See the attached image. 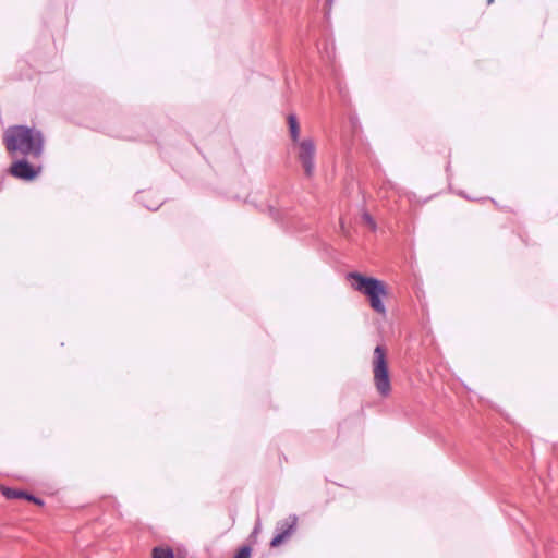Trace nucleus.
<instances>
[{
  "label": "nucleus",
  "mask_w": 558,
  "mask_h": 558,
  "mask_svg": "<svg viewBox=\"0 0 558 558\" xmlns=\"http://www.w3.org/2000/svg\"><path fill=\"white\" fill-rule=\"evenodd\" d=\"M3 142L10 154L39 157L44 149V137L40 131L24 125H13L5 130Z\"/></svg>",
  "instance_id": "1"
},
{
  "label": "nucleus",
  "mask_w": 558,
  "mask_h": 558,
  "mask_svg": "<svg viewBox=\"0 0 558 558\" xmlns=\"http://www.w3.org/2000/svg\"><path fill=\"white\" fill-rule=\"evenodd\" d=\"M348 279L352 281V288L368 298L371 307L378 314L385 315L386 307L381 298L387 296V286L375 278L365 277L359 272H349Z\"/></svg>",
  "instance_id": "2"
},
{
  "label": "nucleus",
  "mask_w": 558,
  "mask_h": 558,
  "mask_svg": "<svg viewBox=\"0 0 558 558\" xmlns=\"http://www.w3.org/2000/svg\"><path fill=\"white\" fill-rule=\"evenodd\" d=\"M373 381L377 392L381 397H388L391 392V381L388 367L387 349L377 345L372 359Z\"/></svg>",
  "instance_id": "3"
},
{
  "label": "nucleus",
  "mask_w": 558,
  "mask_h": 558,
  "mask_svg": "<svg viewBox=\"0 0 558 558\" xmlns=\"http://www.w3.org/2000/svg\"><path fill=\"white\" fill-rule=\"evenodd\" d=\"M316 153L315 143L311 138H304L296 143V157L301 162L305 175L312 177L315 170L314 157Z\"/></svg>",
  "instance_id": "4"
},
{
  "label": "nucleus",
  "mask_w": 558,
  "mask_h": 558,
  "mask_svg": "<svg viewBox=\"0 0 558 558\" xmlns=\"http://www.w3.org/2000/svg\"><path fill=\"white\" fill-rule=\"evenodd\" d=\"M298 523V517L292 514L287 519L279 521L276 527V535L270 542L271 547L280 546L284 541H287L295 531Z\"/></svg>",
  "instance_id": "5"
},
{
  "label": "nucleus",
  "mask_w": 558,
  "mask_h": 558,
  "mask_svg": "<svg viewBox=\"0 0 558 558\" xmlns=\"http://www.w3.org/2000/svg\"><path fill=\"white\" fill-rule=\"evenodd\" d=\"M10 173L17 179L31 181L39 173L38 169H35L26 160H19L11 165Z\"/></svg>",
  "instance_id": "6"
},
{
  "label": "nucleus",
  "mask_w": 558,
  "mask_h": 558,
  "mask_svg": "<svg viewBox=\"0 0 558 558\" xmlns=\"http://www.w3.org/2000/svg\"><path fill=\"white\" fill-rule=\"evenodd\" d=\"M290 135L293 142L296 144L299 141L300 128L295 116L291 114L288 118Z\"/></svg>",
  "instance_id": "7"
},
{
  "label": "nucleus",
  "mask_w": 558,
  "mask_h": 558,
  "mask_svg": "<svg viewBox=\"0 0 558 558\" xmlns=\"http://www.w3.org/2000/svg\"><path fill=\"white\" fill-rule=\"evenodd\" d=\"M1 493L8 499H20L23 496H26L25 492L10 488L7 486H1Z\"/></svg>",
  "instance_id": "8"
},
{
  "label": "nucleus",
  "mask_w": 558,
  "mask_h": 558,
  "mask_svg": "<svg viewBox=\"0 0 558 558\" xmlns=\"http://www.w3.org/2000/svg\"><path fill=\"white\" fill-rule=\"evenodd\" d=\"M153 558H174V555L170 548L156 547L153 550Z\"/></svg>",
  "instance_id": "9"
},
{
  "label": "nucleus",
  "mask_w": 558,
  "mask_h": 558,
  "mask_svg": "<svg viewBox=\"0 0 558 558\" xmlns=\"http://www.w3.org/2000/svg\"><path fill=\"white\" fill-rule=\"evenodd\" d=\"M362 220L365 225H367L372 230L376 229V222L373 217L368 213H364L362 215Z\"/></svg>",
  "instance_id": "10"
},
{
  "label": "nucleus",
  "mask_w": 558,
  "mask_h": 558,
  "mask_svg": "<svg viewBox=\"0 0 558 558\" xmlns=\"http://www.w3.org/2000/svg\"><path fill=\"white\" fill-rule=\"evenodd\" d=\"M251 557V548L247 546H243L240 548V550L236 553V555L233 558H250Z\"/></svg>",
  "instance_id": "11"
},
{
  "label": "nucleus",
  "mask_w": 558,
  "mask_h": 558,
  "mask_svg": "<svg viewBox=\"0 0 558 558\" xmlns=\"http://www.w3.org/2000/svg\"><path fill=\"white\" fill-rule=\"evenodd\" d=\"M390 190H395V185L390 182L384 183L383 186L379 189V193L383 195V197H388V192Z\"/></svg>",
  "instance_id": "12"
},
{
  "label": "nucleus",
  "mask_w": 558,
  "mask_h": 558,
  "mask_svg": "<svg viewBox=\"0 0 558 558\" xmlns=\"http://www.w3.org/2000/svg\"><path fill=\"white\" fill-rule=\"evenodd\" d=\"M22 498H23V499H27V500L33 501V502L38 504V505H41V504H43V502H41V500H39V499H38V498H36L35 496L29 495V494H27V493H26V496H23Z\"/></svg>",
  "instance_id": "13"
},
{
  "label": "nucleus",
  "mask_w": 558,
  "mask_h": 558,
  "mask_svg": "<svg viewBox=\"0 0 558 558\" xmlns=\"http://www.w3.org/2000/svg\"><path fill=\"white\" fill-rule=\"evenodd\" d=\"M22 498H23V499H27V500L33 501V502L38 504V505H41V504H43V502H41V500H39V499H38V498H36L35 496L29 495V494H27V493H26V496H23Z\"/></svg>",
  "instance_id": "14"
},
{
  "label": "nucleus",
  "mask_w": 558,
  "mask_h": 558,
  "mask_svg": "<svg viewBox=\"0 0 558 558\" xmlns=\"http://www.w3.org/2000/svg\"><path fill=\"white\" fill-rule=\"evenodd\" d=\"M255 533L259 532V524L255 527Z\"/></svg>",
  "instance_id": "15"
},
{
  "label": "nucleus",
  "mask_w": 558,
  "mask_h": 558,
  "mask_svg": "<svg viewBox=\"0 0 558 558\" xmlns=\"http://www.w3.org/2000/svg\"><path fill=\"white\" fill-rule=\"evenodd\" d=\"M332 0H328L329 3H331Z\"/></svg>",
  "instance_id": "16"
}]
</instances>
